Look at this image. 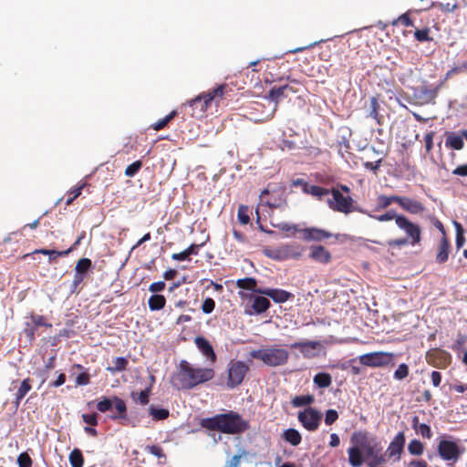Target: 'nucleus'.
<instances>
[{
	"label": "nucleus",
	"mask_w": 467,
	"mask_h": 467,
	"mask_svg": "<svg viewBox=\"0 0 467 467\" xmlns=\"http://www.w3.org/2000/svg\"><path fill=\"white\" fill-rule=\"evenodd\" d=\"M214 306H215V303H214L213 299L208 297L203 301L202 306V310L205 314H210L213 311Z\"/></svg>",
	"instance_id": "4d7b16f0"
},
{
	"label": "nucleus",
	"mask_w": 467,
	"mask_h": 467,
	"mask_svg": "<svg viewBox=\"0 0 467 467\" xmlns=\"http://www.w3.org/2000/svg\"><path fill=\"white\" fill-rule=\"evenodd\" d=\"M378 107H379V103H378V100L376 98L372 97L370 99V112H369V116L371 118H373L374 119H378L379 118V114H378Z\"/></svg>",
	"instance_id": "e2e57ef3"
},
{
	"label": "nucleus",
	"mask_w": 467,
	"mask_h": 467,
	"mask_svg": "<svg viewBox=\"0 0 467 467\" xmlns=\"http://www.w3.org/2000/svg\"><path fill=\"white\" fill-rule=\"evenodd\" d=\"M249 369V365L245 362L232 359L227 364L226 387L232 389L241 385Z\"/></svg>",
	"instance_id": "39448f33"
},
{
	"label": "nucleus",
	"mask_w": 467,
	"mask_h": 467,
	"mask_svg": "<svg viewBox=\"0 0 467 467\" xmlns=\"http://www.w3.org/2000/svg\"><path fill=\"white\" fill-rule=\"evenodd\" d=\"M414 74V69L411 67H402L400 68L398 78L403 85H408Z\"/></svg>",
	"instance_id": "e433bc0d"
},
{
	"label": "nucleus",
	"mask_w": 467,
	"mask_h": 467,
	"mask_svg": "<svg viewBox=\"0 0 467 467\" xmlns=\"http://www.w3.org/2000/svg\"><path fill=\"white\" fill-rule=\"evenodd\" d=\"M438 254L436 256V260L439 263H444L448 260L449 257V250H450V244L448 240L443 237L441 240V243L439 244Z\"/></svg>",
	"instance_id": "cd10ccee"
},
{
	"label": "nucleus",
	"mask_w": 467,
	"mask_h": 467,
	"mask_svg": "<svg viewBox=\"0 0 467 467\" xmlns=\"http://www.w3.org/2000/svg\"><path fill=\"white\" fill-rule=\"evenodd\" d=\"M277 227L284 231V232H290V231H293L294 233L295 232H298L300 233V231L302 229H299L298 225L296 224H292V223H280Z\"/></svg>",
	"instance_id": "052dcab7"
},
{
	"label": "nucleus",
	"mask_w": 467,
	"mask_h": 467,
	"mask_svg": "<svg viewBox=\"0 0 467 467\" xmlns=\"http://www.w3.org/2000/svg\"><path fill=\"white\" fill-rule=\"evenodd\" d=\"M71 467H83L84 460L79 450L75 449L69 454Z\"/></svg>",
	"instance_id": "4c0bfd02"
},
{
	"label": "nucleus",
	"mask_w": 467,
	"mask_h": 467,
	"mask_svg": "<svg viewBox=\"0 0 467 467\" xmlns=\"http://www.w3.org/2000/svg\"><path fill=\"white\" fill-rule=\"evenodd\" d=\"M164 288H165V283L163 281H159V282L152 283L150 285L149 290L151 293H157V292L162 291Z\"/></svg>",
	"instance_id": "774afa93"
},
{
	"label": "nucleus",
	"mask_w": 467,
	"mask_h": 467,
	"mask_svg": "<svg viewBox=\"0 0 467 467\" xmlns=\"http://www.w3.org/2000/svg\"><path fill=\"white\" fill-rule=\"evenodd\" d=\"M430 30L428 28L416 30L414 33L415 38L420 42L429 41L431 37L429 36Z\"/></svg>",
	"instance_id": "13d9d810"
},
{
	"label": "nucleus",
	"mask_w": 467,
	"mask_h": 467,
	"mask_svg": "<svg viewBox=\"0 0 467 467\" xmlns=\"http://www.w3.org/2000/svg\"><path fill=\"white\" fill-rule=\"evenodd\" d=\"M408 451L411 455H421L424 451L423 444L419 440H412L408 445Z\"/></svg>",
	"instance_id": "a19ab883"
},
{
	"label": "nucleus",
	"mask_w": 467,
	"mask_h": 467,
	"mask_svg": "<svg viewBox=\"0 0 467 467\" xmlns=\"http://www.w3.org/2000/svg\"><path fill=\"white\" fill-rule=\"evenodd\" d=\"M113 406L115 407L116 410L119 412L118 415H111V420H125L127 418V406L124 400L118 397H113Z\"/></svg>",
	"instance_id": "393cba45"
},
{
	"label": "nucleus",
	"mask_w": 467,
	"mask_h": 467,
	"mask_svg": "<svg viewBox=\"0 0 467 467\" xmlns=\"http://www.w3.org/2000/svg\"><path fill=\"white\" fill-rule=\"evenodd\" d=\"M363 213L368 215L369 217H371L379 222H388V221H390L393 219L396 221L397 217L401 216V214H398L394 210H389L387 213L380 214V215H373L365 210H364Z\"/></svg>",
	"instance_id": "2f4dec72"
},
{
	"label": "nucleus",
	"mask_w": 467,
	"mask_h": 467,
	"mask_svg": "<svg viewBox=\"0 0 467 467\" xmlns=\"http://www.w3.org/2000/svg\"><path fill=\"white\" fill-rule=\"evenodd\" d=\"M236 285L239 288L251 290L255 293L259 289V288H256V280L252 277L239 279V280H237Z\"/></svg>",
	"instance_id": "f704fd0d"
},
{
	"label": "nucleus",
	"mask_w": 467,
	"mask_h": 467,
	"mask_svg": "<svg viewBox=\"0 0 467 467\" xmlns=\"http://www.w3.org/2000/svg\"><path fill=\"white\" fill-rule=\"evenodd\" d=\"M298 420L309 431L317 430L322 420V414L314 408L308 407L298 412Z\"/></svg>",
	"instance_id": "9b49d317"
},
{
	"label": "nucleus",
	"mask_w": 467,
	"mask_h": 467,
	"mask_svg": "<svg viewBox=\"0 0 467 467\" xmlns=\"http://www.w3.org/2000/svg\"><path fill=\"white\" fill-rule=\"evenodd\" d=\"M332 199L328 200V206L334 211L349 213L353 211H358L363 213L364 210L361 208L354 207V201L350 196H344L339 190L332 189Z\"/></svg>",
	"instance_id": "0eeeda50"
},
{
	"label": "nucleus",
	"mask_w": 467,
	"mask_h": 467,
	"mask_svg": "<svg viewBox=\"0 0 467 467\" xmlns=\"http://www.w3.org/2000/svg\"><path fill=\"white\" fill-rule=\"evenodd\" d=\"M82 419L87 424L95 426L98 424L97 414H83Z\"/></svg>",
	"instance_id": "69168bd1"
},
{
	"label": "nucleus",
	"mask_w": 467,
	"mask_h": 467,
	"mask_svg": "<svg viewBox=\"0 0 467 467\" xmlns=\"http://www.w3.org/2000/svg\"><path fill=\"white\" fill-rule=\"evenodd\" d=\"M313 381L319 388H327L330 386L332 379L328 373L321 372L315 375Z\"/></svg>",
	"instance_id": "72a5a7b5"
},
{
	"label": "nucleus",
	"mask_w": 467,
	"mask_h": 467,
	"mask_svg": "<svg viewBox=\"0 0 467 467\" xmlns=\"http://www.w3.org/2000/svg\"><path fill=\"white\" fill-rule=\"evenodd\" d=\"M310 257L319 263L327 264L330 261L331 255L327 250L321 245H313L310 247Z\"/></svg>",
	"instance_id": "5701e85b"
},
{
	"label": "nucleus",
	"mask_w": 467,
	"mask_h": 467,
	"mask_svg": "<svg viewBox=\"0 0 467 467\" xmlns=\"http://www.w3.org/2000/svg\"><path fill=\"white\" fill-rule=\"evenodd\" d=\"M359 363L372 368H382L394 364V354L390 352H370L358 357Z\"/></svg>",
	"instance_id": "6e6552de"
},
{
	"label": "nucleus",
	"mask_w": 467,
	"mask_h": 467,
	"mask_svg": "<svg viewBox=\"0 0 467 467\" xmlns=\"http://www.w3.org/2000/svg\"><path fill=\"white\" fill-rule=\"evenodd\" d=\"M282 437L287 442H289L293 446H297L301 441L302 437L300 432L296 429H287L283 432Z\"/></svg>",
	"instance_id": "a878e982"
},
{
	"label": "nucleus",
	"mask_w": 467,
	"mask_h": 467,
	"mask_svg": "<svg viewBox=\"0 0 467 467\" xmlns=\"http://www.w3.org/2000/svg\"><path fill=\"white\" fill-rule=\"evenodd\" d=\"M400 201V206L406 212L411 213V214H420L424 210V205L416 200H413L411 198L401 196Z\"/></svg>",
	"instance_id": "dca6fc26"
},
{
	"label": "nucleus",
	"mask_w": 467,
	"mask_h": 467,
	"mask_svg": "<svg viewBox=\"0 0 467 467\" xmlns=\"http://www.w3.org/2000/svg\"><path fill=\"white\" fill-rule=\"evenodd\" d=\"M29 379H24L21 382L20 387L18 388L16 394V405L18 406L22 399L29 392L31 389V385L29 383Z\"/></svg>",
	"instance_id": "473e14b6"
},
{
	"label": "nucleus",
	"mask_w": 467,
	"mask_h": 467,
	"mask_svg": "<svg viewBox=\"0 0 467 467\" xmlns=\"http://www.w3.org/2000/svg\"><path fill=\"white\" fill-rule=\"evenodd\" d=\"M85 183H81L80 185L73 188L71 191L68 192V197L66 201L67 205H70L73 202V201L81 194L82 189L85 187Z\"/></svg>",
	"instance_id": "a18cd8bd"
},
{
	"label": "nucleus",
	"mask_w": 467,
	"mask_h": 467,
	"mask_svg": "<svg viewBox=\"0 0 467 467\" xmlns=\"http://www.w3.org/2000/svg\"><path fill=\"white\" fill-rule=\"evenodd\" d=\"M238 220L243 224H247L250 221V217L248 215V208L246 206L241 205L238 209Z\"/></svg>",
	"instance_id": "603ef678"
},
{
	"label": "nucleus",
	"mask_w": 467,
	"mask_h": 467,
	"mask_svg": "<svg viewBox=\"0 0 467 467\" xmlns=\"http://www.w3.org/2000/svg\"><path fill=\"white\" fill-rule=\"evenodd\" d=\"M394 26L398 24H401L402 26L406 27L413 26V23L409 17L408 14H403L400 16H399L396 20L392 23Z\"/></svg>",
	"instance_id": "864d4df0"
},
{
	"label": "nucleus",
	"mask_w": 467,
	"mask_h": 467,
	"mask_svg": "<svg viewBox=\"0 0 467 467\" xmlns=\"http://www.w3.org/2000/svg\"><path fill=\"white\" fill-rule=\"evenodd\" d=\"M351 442L361 448L366 458L383 451L380 441L375 436H369L365 432L354 433L351 437Z\"/></svg>",
	"instance_id": "423d86ee"
},
{
	"label": "nucleus",
	"mask_w": 467,
	"mask_h": 467,
	"mask_svg": "<svg viewBox=\"0 0 467 467\" xmlns=\"http://www.w3.org/2000/svg\"><path fill=\"white\" fill-rule=\"evenodd\" d=\"M30 320L34 324L36 328L38 327H51V324L47 323L44 320V317L42 316L32 315L30 317Z\"/></svg>",
	"instance_id": "6e6d98bb"
},
{
	"label": "nucleus",
	"mask_w": 467,
	"mask_h": 467,
	"mask_svg": "<svg viewBox=\"0 0 467 467\" xmlns=\"http://www.w3.org/2000/svg\"><path fill=\"white\" fill-rule=\"evenodd\" d=\"M415 431L418 434H420L423 438L431 439L432 436L430 426L425 423L417 426Z\"/></svg>",
	"instance_id": "3c124183"
},
{
	"label": "nucleus",
	"mask_w": 467,
	"mask_h": 467,
	"mask_svg": "<svg viewBox=\"0 0 467 467\" xmlns=\"http://www.w3.org/2000/svg\"><path fill=\"white\" fill-rule=\"evenodd\" d=\"M270 306V301L265 296H255L253 299L252 307L257 314L265 312Z\"/></svg>",
	"instance_id": "bb28decb"
},
{
	"label": "nucleus",
	"mask_w": 467,
	"mask_h": 467,
	"mask_svg": "<svg viewBox=\"0 0 467 467\" xmlns=\"http://www.w3.org/2000/svg\"><path fill=\"white\" fill-rule=\"evenodd\" d=\"M300 234H302V237L306 241H321L332 235L325 230L315 227L302 229Z\"/></svg>",
	"instance_id": "6ab92c4d"
},
{
	"label": "nucleus",
	"mask_w": 467,
	"mask_h": 467,
	"mask_svg": "<svg viewBox=\"0 0 467 467\" xmlns=\"http://www.w3.org/2000/svg\"><path fill=\"white\" fill-rule=\"evenodd\" d=\"M194 342L198 349L207 359H209L212 363L215 362V352L212 345L206 338H204L203 337H196Z\"/></svg>",
	"instance_id": "a211bd4d"
},
{
	"label": "nucleus",
	"mask_w": 467,
	"mask_h": 467,
	"mask_svg": "<svg viewBox=\"0 0 467 467\" xmlns=\"http://www.w3.org/2000/svg\"><path fill=\"white\" fill-rule=\"evenodd\" d=\"M445 146L446 148L461 150L464 146L462 130L458 132L448 131L445 133Z\"/></svg>",
	"instance_id": "aec40b11"
},
{
	"label": "nucleus",
	"mask_w": 467,
	"mask_h": 467,
	"mask_svg": "<svg viewBox=\"0 0 467 467\" xmlns=\"http://www.w3.org/2000/svg\"><path fill=\"white\" fill-rule=\"evenodd\" d=\"M112 407H113V398L112 399L103 398L101 400H99L97 403V409L100 412H106V411L111 410Z\"/></svg>",
	"instance_id": "09e8293b"
},
{
	"label": "nucleus",
	"mask_w": 467,
	"mask_h": 467,
	"mask_svg": "<svg viewBox=\"0 0 467 467\" xmlns=\"http://www.w3.org/2000/svg\"><path fill=\"white\" fill-rule=\"evenodd\" d=\"M437 94V88L421 86L412 88L411 99L413 100L414 104L423 106L432 103L436 99Z\"/></svg>",
	"instance_id": "f8f14e48"
},
{
	"label": "nucleus",
	"mask_w": 467,
	"mask_h": 467,
	"mask_svg": "<svg viewBox=\"0 0 467 467\" xmlns=\"http://www.w3.org/2000/svg\"><path fill=\"white\" fill-rule=\"evenodd\" d=\"M303 192L319 199H321L322 196L328 194L329 192L327 189L317 185H309L307 183H304Z\"/></svg>",
	"instance_id": "c85d7f7f"
},
{
	"label": "nucleus",
	"mask_w": 467,
	"mask_h": 467,
	"mask_svg": "<svg viewBox=\"0 0 467 467\" xmlns=\"http://www.w3.org/2000/svg\"><path fill=\"white\" fill-rule=\"evenodd\" d=\"M405 444V435L403 432H399L394 439L389 443L386 455L389 459H393L394 461H399L400 458V454L403 451Z\"/></svg>",
	"instance_id": "4468645a"
},
{
	"label": "nucleus",
	"mask_w": 467,
	"mask_h": 467,
	"mask_svg": "<svg viewBox=\"0 0 467 467\" xmlns=\"http://www.w3.org/2000/svg\"><path fill=\"white\" fill-rule=\"evenodd\" d=\"M348 462L352 467H360L364 462V456L360 447L354 444L348 450Z\"/></svg>",
	"instance_id": "4be33fe9"
},
{
	"label": "nucleus",
	"mask_w": 467,
	"mask_h": 467,
	"mask_svg": "<svg viewBox=\"0 0 467 467\" xmlns=\"http://www.w3.org/2000/svg\"><path fill=\"white\" fill-rule=\"evenodd\" d=\"M409 375V368L405 363L400 364L398 368L394 372V379L397 380H402Z\"/></svg>",
	"instance_id": "49530a36"
},
{
	"label": "nucleus",
	"mask_w": 467,
	"mask_h": 467,
	"mask_svg": "<svg viewBox=\"0 0 467 467\" xmlns=\"http://www.w3.org/2000/svg\"><path fill=\"white\" fill-rule=\"evenodd\" d=\"M314 396L312 395L296 396L291 400V404L296 408L303 407L312 404L314 402Z\"/></svg>",
	"instance_id": "c9c22d12"
},
{
	"label": "nucleus",
	"mask_w": 467,
	"mask_h": 467,
	"mask_svg": "<svg viewBox=\"0 0 467 467\" xmlns=\"http://www.w3.org/2000/svg\"><path fill=\"white\" fill-rule=\"evenodd\" d=\"M250 357L261 360L269 367H279L286 364L289 352L276 346L261 349H254L250 352Z\"/></svg>",
	"instance_id": "20e7f679"
},
{
	"label": "nucleus",
	"mask_w": 467,
	"mask_h": 467,
	"mask_svg": "<svg viewBox=\"0 0 467 467\" xmlns=\"http://www.w3.org/2000/svg\"><path fill=\"white\" fill-rule=\"evenodd\" d=\"M462 451L463 450L452 441L442 440L438 445V453L440 457L442 460L449 462V465L455 463L459 460Z\"/></svg>",
	"instance_id": "9d476101"
},
{
	"label": "nucleus",
	"mask_w": 467,
	"mask_h": 467,
	"mask_svg": "<svg viewBox=\"0 0 467 467\" xmlns=\"http://www.w3.org/2000/svg\"><path fill=\"white\" fill-rule=\"evenodd\" d=\"M89 383V376L87 373H80L76 378V384L78 386H86Z\"/></svg>",
	"instance_id": "0e129e2a"
},
{
	"label": "nucleus",
	"mask_w": 467,
	"mask_h": 467,
	"mask_svg": "<svg viewBox=\"0 0 467 467\" xmlns=\"http://www.w3.org/2000/svg\"><path fill=\"white\" fill-rule=\"evenodd\" d=\"M19 467H31L32 460L26 452L21 453L17 458Z\"/></svg>",
	"instance_id": "5fc2aeb1"
},
{
	"label": "nucleus",
	"mask_w": 467,
	"mask_h": 467,
	"mask_svg": "<svg viewBox=\"0 0 467 467\" xmlns=\"http://www.w3.org/2000/svg\"><path fill=\"white\" fill-rule=\"evenodd\" d=\"M283 255L285 260L298 259L305 251V247L297 243L282 244Z\"/></svg>",
	"instance_id": "f3484780"
},
{
	"label": "nucleus",
	"mask_w": 467,
	"mask_h": 467,
	"mask_svg": "<svg viewBox=\"0 0 467 467\" xmlns=\"http://www.w3.org/2000/svg\"><path fill=\"white\" fill-rule=\"evenodd\" d=\"M265 254L274 260L284 261L283 250L282 246H278L276 248H270L265 250Z\"/></svg>",
	"instance_id": "79ce46f5"
},
{
	"label": "nucleus",
	"mask_w": 467,
	"mask_h": 467,
	"mask_svg": "<svg viewBox=\"0 0 467 467\" xmlns=\"http://www.w3.org/2000/svg\"><path fill=\"white\" fill-rule=\"evenodd\" d=\"M256 293L269 296L275 303H285L293 297L291 293L278 288H259Z\"/></svg>",
	"instance_id": "2eb2a0df"
},
{
	"label": "nucleus",
	"mask_w": 467,
	"mask_h": 467,
	"mask_svg": "<svg viewBox=\"0 0 467 467\" xmlns=\"http://www.w3.org/2000/svg\"><path fill=\"white\" fill-rule=\"evenodd\" d=\"M35 330H36L35 326L34 327L30 326L29 322L26 323V327L24 328V334L26 336V337L30 341H32L34 339Z\"/></svg>",
	"instance_id": "338daca9"
},
{
	"label": "nucleus",
	"mask_w": 467,
	"mask_h": 467,
	"mask_svg": "<svg viewBox=\"0 0 467 467\" xmlns=\"http://www.w3.org/2000/svg\"><path fill=\"white\" fill-rule=\"evenodd\" d=\"M225 88V85H220L191 99L188 104L192 108V116L196 118L202 117L213 101L218 104L223 97Z\"/></svg>",
	"instance_id": "7ed1b4c3"
},
{
	"label": "nucleus",
	"mask_w": 467,
	"mask_h": 467,
	"mask_svg": "<svg viewBox=\"0 0 467 467\" xmlns=\"http://www.w3.org/2000/svg\"><path fill=\"white\" fill-rule=\"evenodd\" d=\"M288 88L287 85L278 87V88H273L268 93V96L266 97L268 99L274 102L271 112L265 117V119H271L275 112L276 111L278 100L284 97V92L285 89Z\"/></svg>",
	"instance_id": "412c9836"
},
{
	"label": "nucleus",
	"mask_w": 467,
	"mask_h": 467,
	"mask_svg": "<svg viewBox=\"0 0 467 467\" xmlns=\"http://www.w3.org/2000/svg\"><path fill=\"white\" fill-rule=\"evenodd\" d=\"M150 414L155 420H162L169 417V410L162 408H155L150 406L149 409Z\"/></svg>",
	"instance_id": "58836bf2"
},
{
	"label": "nucleus",
	"mask_w": 467,
	"mask_h": 467,
	"mask_svg": "<svg viewBox=\"0 0 467 467\" xmlns=\"http://www.w3.org/2000/svg\"><path fill=\"white\" fill-rule=\"evenodd\" d=\"M91 265V261L88 258H82L80 259L75 267L76 273H80L81 275H85V273L88 271V269Z\"/></svg>",
	"instance_id": "de8ad7c7"
},
{
	"label": "nucleus",
	"mask_w": 467,
	"mask_h": 467,
	"mask_svg": "<svg viewBox=\"0 0 467 467\" xmlns=\"http://www.w3.org/2000/svg\"><path fill=\"white\" fill-rule=\"evenodd\" d=\"M291 348H296L306 358H313L317 357L322 351V344L319 341H302L295 342L290 345Z\"/></svg>",
	"instance_id": "ddd939ff"
},
{
	"label": "nucleus",
	"mask_w": 467,
	"mask_h": 467,
	"mask_svg": "<svg viewBox=\"0 0 467 467\" xmlns=\"http://www.w3.org/2000/svg\"><path fill=\"white\" fill-rule=\"evenodd\" d=\"M366 460L368 462V464L370 467H377L386 462V457L383 454V451H382L373 456H369V457L366 458Z\"/></svg>",
	"instance_id": "37998d69"
},
{
	"label": "nucleus",
	"mask_w": 467,
	"mask_h": 467,
	"mask_svg": "<svg viewBox=\"0 0 467 467\" xmlns=\"http://www.w3.org/2000/svg\"><path fill=\"white\" fill-rule=\"evenodd\" d=\"M338 418V414L335 410H328L326 412L325 423L327 425L333 424Z\"/></svg>",
	"instance_id": "bf43d9fd"
},
{
	"label": "nucleus",
	"mask_w": 467,
	"mask_h": 467,
	"mask_svg": "<svg viewBox=\"0 0 467 467\" xmlns=\"http://www.w3.org/2000/svg\"><path fill=\"white\" fill-rule=\"evenodd\" d=\"M401 196L399 195H383L380 194L376 199V211H381L388 208L392 202H397L400 205Z\"/></svg>",
	"instance_id": "b1692460"
},
{
	"label": "nucleus",
	"mask_w": 467,
	"mask_h": 467,
	"mask_svg": "<svg viewBox=\"0 0 467 467\" xmlns=\"http://www.w3.org/2000/svg\"><path fill=\"white\" fill-rule=\"evenodd\" d=\"M127 365L128 359L126 358L118 357L112 360V366L108 367L107 370L110 371L111 373L120 372L126 369Z\"/></svg>",
	"instance_id": "7c9ffc66"
},
{
	"label": "nucleus",
	"mask_w": 467,
	"mask_h": 467,
	"mask_svg": "<svg viewBox=\"0 0 467 467\" xmlns=\"http://www.w3.org/2000/svg\"><path fill=\"white\" fill-rule=\"evenodd\" d=\"M148 304L151 311H158L165 306L166 299L161 295H153L149 298Z\"/></svg>",
	"instance_id": "c756f323"
},
{
	"label": "nucleus",
	"mask_w": 467,
	"mask_h": 467,
	"mask_svg": "<svg viewBox=\"0 0 467 467\" xmlns=\"http://www.w3.org/2000/svg\"><path fill=\"white\" fill-rule=\"evenodd\" d=\"M150 393V388H148V389L141 390L140 393L132 392L131 397L136 402H138L141 405H146L149 403Z\"/></svg>",
	"instance_id": "ea45409f"
},
{
	"label": "nucleus",
	"mask_w": 467,
	"mask_h": 467,
	"mask_svg": "<svg viewBox=\"0 0 467 467\" xmlns=\"http://www.w3.org/2000/svg\"><path fill=\"white\" fill-rule=\"evenodd\" d=\"M213 377V368L194 367L188 361L182 360L171 379V383L177 389H191L211 380Z\"/></svg>",
	"instance_id": "f257e3e1"
},
{
	"label": "nucleus",
	"mask_w": 467,
	"mask_h": 467,
	"mask_svg": "<svg viewBox=\"0 0 467 467\" xmlns=\"http://www.w3.org/2000/svg\"><path fill=\"white\" fill-rule=\"evenodd\" d=\"M396 225L400 230L404 232L406 238L410 241V244L415 245L420 242V227L410 221L406 216L401 214V216L397 217Z\"/></svg>",
	"instance_id": "1a4fd4ad"
},
{
	"label": "nucleus",
	"mask_w": 467,
	"mask_h": 467,
	"mask_svg": "<svg viewBox=\"0 0 467 467\" xmlns=\"http://www.w3.org/2000/svg\"><path fill=\"white\" fill-rule=\"evenodd\" d=\"M177 115V111L176 110H172L170 114H168L166 117H164L163 119L158 120L157 122H155L153 124V129L155 130H161V129H163L175 116Z\"/></svg>",
	"instance_id": "c03bdc74"
},
{
	"label": "nucleus",
	"mask_w": 467,
	"mask_h": 467,
	"mask_svg": "<svg viewBox=\"0 0 467 467\" xmlns=\"http://www.w3.org/2000/svg\"><path fill=\"white\" fill-rule=\"evenodd\" d=\"M141 167L142 162L140 161H136L126 168L125 175L128 177H133L141 169Z\"/></svg>",
	"instance_id": "8fccbe9b"
},
{
	"label": "nucleus",
	"mask_w": 467,
	"mask_h": 467,
	"mask_svg": "<svg viewBox=\"0 0 467 467\" xmlns=\"http://www.w3.org/2000/svg\"><path fill=\"white\" fill-rule=\"evenodd\" d=\"M202 426L211 431H221L223 433L236 434L249 428L248 421L234 412L216 415L203 420Z\"/></svg>",
	"instance_id": "f03ea898"
},
{
	"label": "nucleus",
	"mask_w": 467,
	"mask_h": 467,
	"mask_svg": "<svg viewBox=\"0 0 467 467\" xmlns=\"http://www.w3.org/2000/svg\"><path fill=\"white\" fill-rule=\"evenodd\" d=\"M71 252V249H67L66 251H57V250H47V249H40L36 250V253H41L43 254H56V256L67 255Z\"/></svg>",
	"instance_id": "680f3d73"
}]
</instances>
